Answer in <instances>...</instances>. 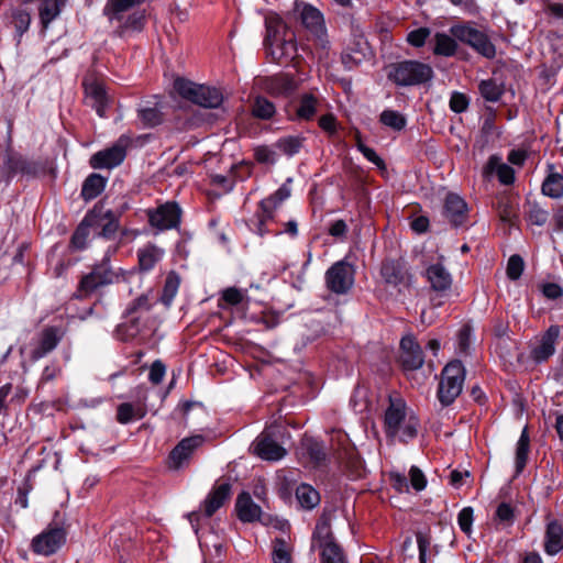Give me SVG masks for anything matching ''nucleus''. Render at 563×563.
Masks as SVG:
<instances>
[{"instance_id": "37", "label": "nucleus", "mask_w": 563, "mask_h": 563, "mask_svg": "<svg viewBox=\"0 0 563 563\" xmlns=\"http://www.w3.org/2000/svg\"><path fill=\"white\" fill-rule=\"evenodd\" d=\"M273 563H292V545L290 539L275 538L272 544Z\"/></svg>"}, {"instance_id": "38", "label": "nucleus", "mask_w": 563, "mask_h": 563, "mask_svg": "<svg viewBox=\"0 0 563 563\" xmlns=\"http://www.w3.org/2000/svg\"><path fill=\"white\" fill-rule=\"evenodd\" d=\"M301 453L307 455L313 465H319L325 460L323 445L311 437L301 440Z\"/></svg>"}, {"instance_id": "10", "label": "nucleus", "mask_w": 563, "mask_h": 563, "mask_svg": "<svg viewBox=\"0 0 563 563\" xmlns=\"http://www.w3.org/2000/svg\"><path fill=\"white\" fill-rule=\"evenodd\" d=\"M130 143L131 139L128 135H121L112 146L95 153L90 157V166L95 169H111L119 166L126 156Z\"/></svg>"}, {"instance_id": "44", "label": "nucleus", "mask_w": 563, "mask_h": 563, "mask_svg": "<svg viewBox=\"0 0 563 563\" xmlns=\"http://www.w3.org/2000/svg\"><path fill=\"white\" fill-rule=\"evenodd\" d=\"M481 96L488 102H497L504 95V87L498 85L495 79H484L478 84Z\"/></svg>"}, {"instance_id": "29", "label": "nucleus", "mask_w": 563, "mask_h": 563, "mask_svg": "<svg viewBox=\"0 0 563 563\" xmlns=\"http://www.w3.org/2000/svg\"><path fill=\"white\" fill-rule=\"evenodd\" d=\"M548 168L549 174L542 181L541 192L549 198L560 199L563 197V174L554 172L553 164H549Z\"/></svg>"}, {"instance_id": "64", "label": "nucleus", "mask_w": 563, "mask_h": 563, "mask_svg": "<svg viewBox=\"0 0 563 563\" xmlns=\"http://www.w3.org/2000/svg\"><path fill=\"white\" fill-rule=\"evenodd\" d=\"M12 23L19 35H22L30 26L31 15L24 10L15 11L13 13Z\"/></svg>"}, {"instance_id": "54", "label": "nucleus", "mask_w": 563, "mask_h": 563, "mask_svg": "<svg viewBox=\"0 0 563 563\" xmlns=\"http://www.w3.org/2000/svg\"><path fill=\"white\" fill-rule=\"evenodd\" d=\"M89 228L91 227L88 223H86V218H84V220L77 227L70 240V244L74 249L82 250L86 247L87 240L89 236Z\"/></svg>"}, {"instance_id": "33", "label": "nucleus", "mask_w": 563, "mask_h": 563, "mask_svg": "<svg viewBox=\"0 0 563 563\" xmlns=\"http://www.w3.org/2000/svg\"><path fill=\"white\" fill-rule=\"evenodd\" d=\"M297 88L296 80L288 74H279L267 80L266 89L272 95H287Z\"/></svg>"}, {"instance_id": "34", "label": "nucleus", "mask_w": 563, "mask_h": 563, "mask_svg": "<svg viewBox=\"0 0 563 563\" xmlns=\"http://www.w3.org/2000/svg\"><path fill=\"white\" fill-rule=\"evenodd\" d=\"M300 19L302 24L313 33H320L323 30V15L314 7L302 4L300 9Z\"/></svg>"}, {"instance_id": "25", "label": "nucleus", "mask_w": 563, "mask_h": 563, "mask_svg": "<svg viewBox=\"0 0 563 563\" xmlns=\"http://www.w3.org/2000/svg\"><path fill=\"white\" fill-rule=\"evenodd\" d=\"M484 175L488 176L496 173L498 180L501 185L510 186L516 180L515 169L501 162V156L493 154L488 157L484 166Z\"/></svg>"}, {"instance_id": "9", "label": "nucleus", "mask_w": 563, "mask_h": 563, "mask_svg": "<svg viewBox=\"0 0 563 563\" xmlns=\"http://www.w3.org/2000/svg\"><path fill=\"white\" fill-rule=\"evenodd\" d=\"M146 213L151 227L162 232L179 228L183 211L177 202L167 201Z\"/></svg>"}, {"instance_id": "23", "label": "nucleus", "mask_w": 563, "mask_h": 563, "mask_svg": "<svg viewBox=\"0 0 563 563\" xmlns=\"http://www.w3.org/2000/svg\"><path fill=\"white\" fill-rule=\"evenodd\" d=\"M231 496V485L227 482L217 483L206 497L202 509L207 517L219 510Z\"/></svg>"}, {"instance_id": "46", "label": "nucleus", "mask_w": 563, "mask_h": 563, "mask_svg": "<svg viewBox=\"0 0 563 563\" xmlns=\"http://www.w3.org/2000/svg\"><path fill=\"white\" fill-rule=\"evenodd\" d=\"M276 113V108L273 102L264 97H256L252 104L253 117L261 120H269Z\"/></svg>"}, {"instance_id": "45", "label": "nucleus", "mask_w": 563, "mask_h": 563, "mask_svg": "<svg viewBox=\"0 0 563 563\" xmlns=\"http://www.w3.org/2000/svg\"><path fill=\"white\" fill-rule=\"evenodd\" d=\"M180 285V278L175 272H169L166 276L161 300L169 307L176 297Z\"/></svg>"}, {"instance_id": "60", "label": "nucleus", "mask_w": 563, "mask_h": 563, "mask_svg": "<svg viewBox=\"0 0 563 563\" xmlns=\"http://www.w3.org/2000/svg\"><path fill=\"white\" fill-rule=\"evenodd\" d=\"M331 444L333 450L338 452L342 451L344 454H347L350 449L349 434L342 430H333L331 435Z\"/></svg>"}, {"instance_id": "50", "label": "nucleus", "mask_w": 563, "mask_h": 563, "mask_svg": "<svg viewBox=\"0 0 563 563\" xmlns=\"http://www.w3.org/2000/svg\"><path fill=\"white\" fill-rule=\"evenodd\" d=\"M139 118L145 128L156 126L163 121V114L157 107L140 108Z\"/></svg>"}, {"instance_id": "3", "label": "nucleus", "mask_w": 563, "mask_h": 563, "mask_svg": "<svg viewBox=\"0 0 563 563\" xmlns=\"http://www.w3.org/2000/svg\"><path fill=\"white\" fill-rule=\"evenodd\" d=\"M120 280V274L110 265L109 252L91 268V272L84 275L77 286L75 297L85 299L96 290L115 284Z\"/></svg>"}, {"instance_id": "5", "label": "nucleus", "mask_w": 563, "mask_h": 563, "mask_svg": "<svg viewBox=\"0 0 563 563\" xmlns=\"http://www.w3.org/2000/svg\"><path fill=\"white\" fill-rule=\"evenodd\" d=\"M174 89L184 99L203 108H218L223 102V93L214 87L197 85L184 78H176Z\"/></svg>"}, {"instance_id": "14", "label": "nucleus", "mask_w": 563, "mask_h": 563, "mask_svg": "<svg viewBox=\"0 0 563 563\" xmlns=\"http://www.w3.org/2000/svg\"><path fill=\"white\" fill-rule=\"evenodd\" d=\"M66 541V531L60 527L48 526L32 540L33 552L41 555L55 553Z\"/></svg>"}, {"instance_id": "18", "label": "nucleus", "mask_w": 563, "mask_h": 563, "mask_svg": "<svg viewBox=\"0 0 563 563\" xmlns=\"http://www.w3.org/2000/svg\"><path fill=\"white\" fill-rule=\"evenodd\" d=\"M64 331L57 327L44 328L37 338L36 345L32 351V360H40L51 353L64 338Z\"/></svg>"}, {"instance_id": "51", "label": "nucleus", "mask_w": 563, "mask_h": 563, "mask_svg": "<svg viewBox=\"0 0 563 563\" xmlns=\"http://www.w3.org/2000/svg\"><path fill=\"white\" fill-rule=\"evenodd\" d=\"M221 300L229 306H238L244 301L249 302L247 290L228 287L221 291Z\"/></svg>"}, {"instance_id": "39", "label": "nucleus", "mask_w": 563, "mask_h": 563, "mask_svg": "<svg viewBox=\"0 0 563 563\" xmlns=\"http://www.w3.org/2000/svg\"><path fill=\"white\" fill-rule=\"evenodd\" d=\"M107 179L99 174L89 175L82 184L81 197L86 200L97 198L104 189Z\"/></svg>"}, {"instance_id": "26", "label": "nucleus", "mask_w": 563, "mask_h": 563, "mask_svg": "<svg viewBox=\"0 0 563 563\" xmlns=\"http://www.w3.org/2000/svg\"><path fill=\"white\" fill-rule=\"evenodd\" d=\"M427 279L431 285L432 290L437 292H445L452 286V276L446 268L440 264H432L427 268Z\"/></svg>"}, {"instance_id": "1", "label": "nucleus", "mask_w": 563, "mask_h": 563, "mask_svg": "<svg viewBox=\"0 0 563 563\" xmlns=\"http://www.w3.org/2000/svg\"><path fill=\"white\" fill-rule=\"evenodd\" d=\"M265 24L266 36L264 43L272 59L280 64L294 59L297 52L294 33L276 14L268 15Z\"/></svg>"}, {"instance_id": "27", "label": "nucleus", "mask_w": 563, "mask_h": 563, "mask_svg": "<svg viewBox=\"0 0 563 563\" xmlns=\"http://www.w3.org/2000/svg\"><path fill=\"white\" fill-rule=\"evenodd\" d=\"M493 207L504 223L512 227L518 221V206L510 196L506 194L498 195Z\"/></svg>"}, {"instance_id": "28", "label": "nucleus", "mask_w": 563, "mask_h": 563, "mask_svg": "<svg viewBox=\"0 0 563 563\" xmlns=\"http://www.w3.org/2000/svg\"><path fill=\"white\" fill-rule=\"evenodd\" d=\"M235 510L238 517L243 522H253L258 520L262 514V509L256 505L249 493H241L235 503Z\"/></svg>"}, {"instance_id": "16", "label": "nucleus", "mask_w": 563, "mask_h": 563, "mask_svg": "<svg viewBox=\"0 0 563 563\" xmlns=\"http://www.w3.org/2000/svg\"><path fill=\"white\" fill-rule=\"evenodd\" d=\"M406 410L407 404L402 397L397 394L388 396V407L384 415V424L388 435L394 437L399 432L401 423L406 420Z\"/></svg>"}, {"instance_id": "20", "label": "nucleus", "mask_w": 563, "mask_h": 563, "mask_svg": "<svg viewBox=\"0 0 563 563\" xmlns=\"http://www.w3.org/2000/svg\"><path fill=\"white\" fill-rule=\"evenodd\" d=\"M120 19H109L110 23H115L114 34L119 37H125L139 33L145 25V15L143 11L135 10L130 13H121Z\"/></svg>"}, {"instance_id": "47", "label": "nucleus", "mask_w": 563, "mask_h": 563, "mask_svg": "<svg viewBox=\"0 0 563 563\" xmlns=\"http://www.w3.org/2000/svg\"><path fill=\"white\" fill-rule=\"evenodd\" d=\"M379 121L382 124L395 131H401L407 125L406 117L400 112L391 109L384 110L379 115Z\"/></svg>"}, {"instance_id": "15", "label": "nucleus", "mask_w": 563, "mask_h": 563, "mask_svg": "<svg viewBox=\"0 0 563 563\" xmlns=\"http://www.w3.org/2000/svg\"><path fill=\"white\" fill-rule=\"evenodd\" d=\"M561 327L551 324L542 334L538 345L530 351V357L536 364L547 363L556 352Z\"/></svg>"}, {"instance_id": "52", "label": "nucleus", "mask_w": 563, "mask_h": 563, "mask_svg": "<svg viewBox=\"0 0 563 563\" xmlns=\"http://www.w3.org/2000/svg\"><path fill=\"white\" fill-rule=\"evenodd\" d=\"M276 147L285 155H294L299 152L302 145V139L300 136H285L276 142Z\"/></svg>"}, {"instance_id": "30", "label": "nucleus", "mask_w": 563, "mask_h": 563, "mask_svg": "<svg viewBox=\"0 0 563 563\" xmlns=\"http://www.w3.org/2000/svg\"><path fill=\"white\" fill-rule=\"evenodd\" d=\"M321 107V100L312 93H303L298 100L296 107V119L310 121L314 118Z\"/></svg>"}, {"instance_id": "62", "label": "nucleus", "mask_w": 563, "mask_h": 563, "mask_svg": "<svg viewBox=\"0 0 563 563\" xmlns=\"http://www.w3.org/2000/svg\"><path fill=\"white\" fill-rule=\"evenodd\" d=\"M416 540H417L418 550H419V562L427 563V552L431 545L430 531H427V532L417 531Z\"/></svg>"}, {"instance_id": "7", "label": "nucleus", "mask_w": 563, "mask_h": 563, "mask_svg": "<svg viewBox=\"0 0 563 563\" xmlns=\"http://www.w3.org/2000/svg\"><path fill=\"white\" fill-rule=\"evenodd\" d=\"M451 34L460 42L471 46L476 53L485 58L493 59L496 56V46L489 36L471 25H453Z\"/></svg>"}, {"instance_id": "43", "label": "nucleus", "mask_w": 563, "mask_h": 563, "mask_svg": "<svg viewBox=\"0 0 563 563\" xmlns=\"http://www.w3.org/2000/svg\"><path fill=\"white\" fill-rule=\"evenodd\" d=\"M354 147L360 151L363 156L374 164L379 170H386L385 161L376 153V151L367 145H365L360 139V132L356 128H354Z\"/></svg>"}, {"instance_id": "61", "label": "nucleus", "mask_w": 563, "mask_h": 563, "mask_svg": "<svg viewBox=\"0 0 563 563\" xmlns=\"http://www.w3.org/2000/svg\"><path fill=\"white\" fill-rule=\"evenodd\" d=\"M419 426V419L416 416H409L402 428L400 441L407 443L409 440H413L415 438H417Z\"/></svg>"}, {"instance_id": "49", "label": "nucleus", "mask_w": 563, "mask_h": 563, "mask_svg": "<svg viewBox=\"0 0 563 563\" xmlns=\"http://www.w3.org/2000/svg\"><path fill=\"white\" fill-rule=\"evenodd\" d=\"M143 412L130 402H123L118 406L117 420L121 424L130 423L134 419L143 418Z\"/></svg>"}, {"instance_id": "58", "label": "nucleus", "mask_w": 563, "mask_h": 563, "mask_svg": "<svg viewBox=\"0 0 563 563\" xmlns=\"http://www.w3.org/2000/svg\"><path fill=\"white\" fill-rule=\"evenodd\" d=\"M470 98L460 91H454L451 95L449 107L455 113H463L468 109Z\"/></svg>"}, {"instance_id": "19", "label": "nucleus", "mask_w": 563, "mask_h": 563, "mask_svg": "<svg viewBox=\"0 0 563 563\" xmlns=\"http://www.w3.org/2000/svg\"><path fill=\"white\" fill-rule=\"evenodd\" d=\"M82 85L85 88L87 103L96 110L99 117H104L108 106V97L102 82L98 81L96 78L86 77Z\"/></svg>"}, {"instance_id": "53", "label": "nucleus", "mask_w": 563, "mask_h": 563, "mask_svg": "<svg viewBox=\"0 0 563 563\" xmlns=\"http://www.w3.org/2000/svg\"><path fill=\"white\" fill-rule=\"evenodd\" d=\"M354 203L361 218H371V199L364 189L354 188Z\"/></svg>"}, {"instance_id": "57", "label": "nucleus", "mask_w": 563, "mask_h": 563, "mask_svg": "<svg viewBox=\"0 0 563 563\" xmlns=\"http://www.w3.org/2000/svg\"><path fill=\"white\" fill-rule=\"evenodd\" d=\"M431 34V30L429 27L422 26L416 30H412L407 35V42L413 47H422L428 37Z\"/></svg>"}, {"instance_id": "32", "label": "nucleus", "mask_w": 563, "mask_h": 563, "mask_svg": "<svg viewBox=\"0 0 563 563\" xmlns=\"http://www.w3.org/2000/svg\"><path fill=\"white\" fill-rule=\"evenodd\" d=\"M164 255V251L154 244H147L137 251L139 267L143 272L154 268Z\"/></svg>"}, {"instance_id": "41", "label": "nucleus", "mask_w": 563, "mask_h": 563, "mask_svg": "<svg viewBox=\"0 0 563 563\" xmlns=\"http://www.w3.org/2000/svg\"><path fill=\"white\" fill-rule=\"evenodd\" d=\"M296 498L300 506L305 509H312L320 503L319 493L308 484H301L296 489Z\"/></svg>"}, {"instance_id": "21", "label": "nucleus", "mask_w": 563, "mask_h": 563, "mask_svg": "<svg viewBox=\"0 0 563 563\" xmlns=\"http://www.w3.org/2000/svg\"><path fill=\"white\" fill-rule=\"evenodd\" d=\"M543 550L554 556L563 550V523L558 519L549 520L545 525Z\"/></svg>"}, {"instance_id": "17", "label": "nucleus", "mask_w": 563, "mask_h": 563, "mask_svg": "<svg viewBox=\"0 0 563 563\" xmlns=\"http://www.w3.org/2000/svg\"><path fill=\"white\" fill-rule=\"evenodd\" d=\"M202 442L203 438L200 435L183 439L169 454V468L179 470L187 465L191 454L202 444Z\"/></svg>"}, {"instance_id": "22", "label": "nucleus", "mask_w": 563, "mask_h": 563, "mask_svg": "<svg viewBox=\"0 0 563 563\" xmlns=\"http://www.w3.org/2000/svg\"><path fill=\"white\" fill-rule=\"evenodd\" d=\"M254 453L266 461H278L286 455V450L268 434H260L253 443Z\"/></svg>"}, {"instance_id": "2", "label": "nucleus", "mask_w": 563, "mask_h": 563, "mask_svg": "<svg viewBox=\"0 0 563 563\" xmlns=\"http://www.w3.org/2000/svg\"><path fill=\"white\" fill-rule=\"evenodd\" d=\"M433 69L429 64L415 59L390 63L386 67L389 81L398 87L420 86L433 78Z\"/></svg>"}, {"instance_id": "35", "label": "nucleus", "mask_w": 563, "mask_h": 563, "mask_svg": "<svg viewBox=\"0 0 563 563\" xmlns=\"http://www.w3.org/2000/svg\"><path fill=\"white\" fill-rule=\"evenodd\" d=\"M324 544H333L331 540L330 520L327 515H322L319 518L312 537L313 549L321 550L325 547Z\"/></svg>"}, {"instance_id": "59", "label": "nucleus", "mask_w": 563, "mask_h": 563, "mask_svg": "<svg viewBox=\"0 0 563 563\" xmlns=\"http://www.w3.org/2000/svg\"><path fill=\"white\" fill-rule=\"evenodd\" d=\"M409 486L416 492H421L427 487L428 481L423 472L416 465L409 470Z\"/></svg>"}, {"instance_id": "55", "label": "nucleus", "mask_w": 563, "mask_h": 563, "mask_svg": "<svg viewBox=\"0 0 563 563\" xmlns=\"http://www.w3.org/2000/svg\"><path fill=\"white\" fill-rule=\"evenodd\" d=\"M525 269V261L519 254L509 257L506 268L507 277L510 280H517L521 277Z\"/></svg>"}, {"instance_id": "6", "label": "nucleus", "mask_w": 563, "mask_h": 563, "mask_svg": "<svg viewBox=\"0 0 563 563\" xmlns=\"http://www.w3.org/2000/svg\"><path fill=\"white\" fill-rule=\"evenodd\" d=\"M289 197L290 188L283 185L273 195L263 199L258 205V210L250 220V229L261 236L266 234L268 232L267 223L274 219L275 211Z\"/></svg>"}, {"instance_id": "4", "label": "nucleus", "mask_w": 563, "mask_h": 563, "mask_svg": "<svg viewBox=\"0 0 563 563\" xmlns=\"http://www.w3.org/2000/svg\"><path fill=\"white\" fill-rule=\"evenodd\" d=\"M466 376L462 361L449 362L441 372L437 397L443 407H449L461 395Z\"/></svg>"}, {"instance_id": "48", "label": "nucleus", "mask_w": 563, "mask_h": 563, "mask_svg": "<svg viewBox=\"0 0 563 563\" xmlns=\"http://www.w3.org/2000/svg\"><path fill=\"white\" fill-rule=\"evenodd\" d=\"M526 210L527 220L530 224L543 227L549 220V211L543 209L537 201H528Z\"/></svg>"}, {"instance_id": "12", "label": "nucleus", "mask_w": 563, "mask_h": 563, "mask_svg": "<svg viewBox=\"0 0 563 563\" xmlns=\"http://www.w3.org/2000/svg\"><path fill=\"white\" fill-rule=\"evenodd\" d=\"M441 213L453 229L466 227L468 223V205L464 198L456 192L450 191L445 195Z\"/></svg>"}, {"instance_id": "31", "label": "nucleus", "mask_w": 563, "mask_h": 563, "mask_svg": "<svg viewBox=\"0 0 563 563\" xmlns=\"http://www.w3.org/2000/svg\"><path fill=\"white\" fill-rule=\"evenodd\" d=\"M530 453V435L528 427H525L521 431L519 440L516 445L515 456V477L519 476L527 466Z\"/></svg>"}, {"instance_id": "11", "label": "nucleus", "mask_w": 563, "mask_h": 563, "mask_svg": "<svg viewBox=\"0 0 563 563\" xmlns=\"http://www.w3.org/2000/svg\"><path fill=\"white\" fill-rule=\"evenodd\" d=\"M86 223L98 230V235L111 239L119 229V219L112 210L104 209L102 202L97 203L86 216Z\"/></svg>"}, {"instance_id": "63", "label": "nucleus", "mask_w": 563, "mask_h": 563, "mask_svg": "<svg viewBox=\"0 0 563 563\" xmlns=\"http://www.w3.org/2000/svg\"><path fill=\"white\" fill-rule=\"evenodd\" d=\"M324 545L323 549L319 550L323 563H343L341 551L335 543Z\"/></svg>"}, {"instance_id": "13", "label": "nucleus", "mask_w": 563, "mask_h": 563, "mask_svg": "<svg viewBox=\"0 0 563 563\" xmlns=\"http://www.w3.org/2000/svg\"><path fill=\"white\" fill-rule=\"evenodd\" d=\"M327 288L336 294H346L352 286V265L346 261L334 263L324 275Z\"/></svg>"}, {"instance_id": "40", "label": "nucleus", "mask_w": 563, "mask_h": 563, "mask_svg": "<svg viewBox=\"0 0 563 563\" xmlns=\"http://www.w3.org/2000/svg\"><path fill=\"white\" fill-rule=\"evenodd\" d=\"M144 0H108L104 8L103 14L108 19H120L121 13H126L135 5H139Z\"/></svg>"}, {"instance_id": "8", "label": "nucleus", "mask_w": 563, "mask_h": 563, "mask_svg": "<svg viewBox=\"0 0 563 563\" xmlns=\"http://www.w3.org/2000/svg\"><path fill=\"white\" fill-rule=\"evenodd\" d=\"M396 363L405 374L423 366L424 353L413 334L409 333L400 339Z\"/></svg>"}, {"instance_id": "36", "label": "nucleus", "mask_w": 563, "mask_h": 563, "mask_svg": "<svg viewBox=\"0 0 563 563\" xmlns=\"http://www.w3.org/2000/svg\"><path fill=\"white\" fill-rule=\"evenodd\" d=\"M456 38L443 32H437L434 35L433 54L437 56H454L457 49Z\"/></svg>"}, {"instance_id": "24", "label": "nucleus", "mask_w": 563, "mask_h": 563, "mask_svg": "<svg viewBox=\"0 0 563 563\" xmlns=\"http://www.w3.org/2000/svg\"><path fill=\"white\" fill-rule=\"evenodd\" d=\"M380 274L387 285L397 287L408 284V272L405 264L398 260H385L380 267Z\"/></svg>"}, {"instance_id": "42", "label": "nucleus", "mask_w": 563, "mask_h": 563, "mask_svg": "<svg viewBox=\"0 0 563 563\" xmlns=\"http://www.w3.org/2000/svg\"><path fill=\"white\" fill-rule=\"evenodd\" d=\"M516 521V508L507 501H501L494 514V522L501 528H510Z\"/></svg>"}, {"instance_id": "56", "label": "nucleus", "mask_w": 563, "mask_h": 563, "mask_svg": "<svg viewBox=\"0 0 563 563\" xmlns=\"http://www.w3.org/2000/svg\"><path fill=\"white\" fill-rule=\"evenodd\" d=\"M474 521V509L470 506L464 507L457 514V525L463 533L471 536Z\"/></svg>"}]
</instances>
